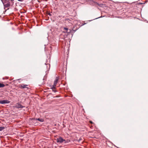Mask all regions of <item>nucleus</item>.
<instances>
[{
    "mask_svg": "<svg viewBox=\"0 0 148 148\" xmlns=\"http://www.w3.org/2000/svg\"><path fill=\"white\" fill-rule=\"evenodd\" d=\"M57 140L58 143H62L63 142H64V143H66V141L61 137H60L59 138H57Z\"/></svg>",
    "mask_w": 148,
    "mask_h": 148,
    "instance_id": "obj_1",
    "label": "nucleus"
},
{
    "mask_svg": "<svg viewBox=\"0 0 148 148\" xmlns=\"http://www.w3.org/2000/svg\"><path fill=\"white\" fill-rule=\"evenodd\" d=\"M5 2H4L3 3L4 6V8L5 9V8H8V7H9L10 5V2L8 1H7V3L5 4V3H6V1H7L6 0H5Z\"/></svg>",
    "mask_w": 148,
    "mask_h": 148,
    "instance_id": "obj_2",
    "label": "nucleus"
},
{
    "mask_svg": "<svg viewBox=\"0 0 148 148\" xmlns=\"http://www.w3.org/2000/svg\"><path fill=\"white\" fill-rule=\"evenodd\" d=\"M10 101H9L6 100H3L0 101V103L2 104L9 103H10Z\"/></svg>",
    "mask_w": 148,
    "mask_h": 148,
    "instance_id": "obj_3",
    "label": "nucleus"
},
{
    "mask_svg": "<svg viewBox=\"0 0 148 148\" xmlns=\"http://www.w3.org/2000/svg\"><path fill=\"white\" fill-rule=\"evenodd\" d=\"M15 108H22L23 106L19 103H17L14 106Z\"/></svg>",
    "mask_w": 148,
    "mask_h": 148,
    "instance_id": "obj_4",
    "label": "nucleus"
},
{
    "mask_svg": "<svg viewBox=\"0 0 148 148\" xmlns=\"http://www.w3.org/2000/svg\"><path fill=\"white\" fill-rule=\"evenodd\" d=\"M58 79H59V78L58 77H56L55 80V81L54 82V84L53 86H56V85L58 82Z\"/></svg>",
    "mask_w": 148,
    "mask_h": 148,
    "instance_id": "obj_5",
    "label": "nucleus"
},
{
    "mask_svg": "<svg viewBox=\"0 0 148 148\" xmlns=\"http://www.w3.org/2000/svg\"><path fill=\"white\" fill-rule=\"evenodd\" d=\"M63 33H67V34L66 35V36H67L69 34H70L71 33H72L73 32H72V30H71L70 29H69L67 31H63Z\"/></svg>",
    "mask_w": 148,
    "mask_h": 148,
    "instance_id": "obj_6",
    "label": "nucleus"
},
{
    "mask_svg": "<svg viewBox=\"0 0 148 148\" xmlns=\"http://www.w3.org/2000/svg\"><path fill=\"white\" fill-rule=\"evenodd\" d=\"M20 88H28L27 86H28V85L26 84H22L21 85H20Z\"/></svg>",
    "mask_w": 148,
    "mask_h": 148,
    "instance_id": "obj_7",
    "label": "nucleus"
},
{
    "mask_svg": "<svg viewBox=\"0 0 148 148\" xmlns=\"http://www.w3.org/2000/svg\"><path fill=\"white\" fill-rule=\"evenodd\" d=\"M35 119L36 120H38L40 122H43L44 121V120L43 119H41V118H36Z\"/></svg>",
    "mask_w": 148,
    "mask_h": 148,
    "instance_id": "obj_8",
    "label": "nucleus"
},
{
    "mask_svg": "<svg viewBox=\"0 0 148 148\" xmlns=\"http://www.w3.org/2000/svg\"><path fill=\"white\" fill-rule=\"evenodd\" d=\"M79 27H79L78 28L77 27L76 29H72V32H73V33H72V36H73V34L77 30H78Z\"/></svg>",
    "mask_w": 148,
    "mask_h": 148,
    "instance_id": "obj_9",
    "label": "nucleus"
},
{
    "mask_svg": "<svg viewBox=\"0 0 148 148\" xmlns=\"http://www.w3.org/2000/svg\"><path fill=\"white\" fill-rule=\"evenodd\" d=\"M51 89L52 90V91L55 92H56L57 91L55 90V86H53V87L51 88Z\"/></svg>",
    "mask_w": 148,
    "mask_h": 148,
    "instance_id": "obj_10",
    "label": "nucleus"
},
{
    "mask_svg": "<svg viewBox=\"0 0 148 148\" xmlns=\"http://www.w3.org/2000/svg\"><path fill=\"white\" fill-rule=\"evenodd\" d=\"M102 18V14L101 15L99 16V17H97V18H94V19H92V20H89L88 21H89V22H90L91 21H92V20H95V19H97L98 18Z\"/></svg>",
    "mask_w": 148,
    "mask_h": 148,
    "instance_id": "obj_11",
    "label": "nucleus"
},
{
    "mask_svg": "<svg viewBox=\"0 0 148 148\" xmlns=\"http://www.w3.org/2000/svg\"><path fill=\"white\" fill-rule=\"evenodd\" d=\"M5 86V85L4 84L0 83V88H3Z\"/></svg>",
    "mask_w": 148,
    "mask_h": 148,
    "instance_id": "obj_12",
    "label": "nucleus"
},
{
    "mask_svg": "<svg viewBox=\"0 0 148 148\" xmlns=\"http://www.w3.org/2000/svg\"><path fill=\"white\" fill-rule=\"evenodd\" d=\"M5 128L4 127H0V131H1L4 129Z\"/></svg>",
    "mask_w": 148,
    "mask_h": 148,
    "instance_id": "obj_13",
    "label": "nucleus"
},
{
    "mask_svg": "<svg viewBox=\"0 0 148 148\" xmlns=\"http://www.w3.org/2000/svg\"><path fill=\"white\" fill-rule=\"evenodd\" d=\"M47 63H45L44 64L45 65H50V64L49 63H47V62H48V61L47 60Z\"/></svg>",
    "mask_w": 148,
    "mask_h": 148,
    "instance_id": "obj_14",
    "label": "nucleus"
},
{
    "mask_svg": "<svg viewBox=\"0 0 148 148\" xmlns=\"http://www.w3.org/2000/svg\"><path fill=\"white\" fill-rule=\"evenodd\" d=\"M64 30H66V31H67L68 30V28L67 27H64Z\"/></svg>",
    "mask_w": 148,
    "mask_h": 148,
    "instance_id": "obj_15",
    "label": "nucleus"
},
{
    "mask_svg": "<svg viewBox=\"0 0 148 148\" xmlns=\"http://www.w3.org/2000/svg\"><path fill=\"white\" fill-rule=\"evenodd\" d=\"M87 23H83V24H82L80 26V27H82L84 25L86 24Z\"/></svg>",
    "mask_w": 148,
    "mask_h": 148,
    "instance_id": "obj_16",
    "label": "nucleus"
},
{
    "mask_svg": "<svg viewBox=\"0 0 148 148\" xmlns=\"http://www.w3.org/2000/svg\"><path fill=\"white\" fill-rule=\"evenodd\" d=\"M18 1H20V2H22L23 0H17Z\"/></svg>",
    "mask_w": 148,
    "mask_h": 148,
    "instance_id": "obj_17",
    "label": "nucleus"
},
{
    "mask_svg": "<svg viewBox=\"0 0 148 148\" xmlns=\"http://www.w3.org/2000/svg\"><path fill=\"white\" fill-rule=\"evenodd\" d=\"M99 5V6L100 7H102V4H100Z\"/></svg>",
    "mask_w": 148,
    "mask_h": 148,
    "instance_id": "obj_18",
    "label": "nucleus"
},
{
    "mask_svg": "<svg viewBox=\"0 0 148 148\" xmlns=\"http://www.w3.org/2000/svg\"><path fill=\"white\" fill-rule=\"evenodd\" d=\"M90 123L91 124H92L93 123L92 121H90Z\"/></svg>",
    "mask_w": 148,
    "mask_h": 148,
    "instance_id": "obj_19",
    "label": "nucleus"
},
{
    "mask_svg": "<svg viewBox=\"0 0 148 148\" xmlns=\"http://www.w3.org/2000/svg\"><path fill=\"white\" fill-rule=\"evenodd\" d=\"M76 26L75 25V26H74L73 29H74L75 28V27H76Z\"/></svg>",
    "mask_w": 148,
    "mask_h": 148,
    "instance_id": "obj_20",
    "label": "nucleus"
},
{
    "mask_svg": "<svg viewBox=\"0 0 148 148\" xmlns=\"http://www.w3.org/2000/svg\"><path fill=\"white\" fill-rule=\"evenodd\" d=\"M1 2H2V3H4V2L3 1V0H1Z\"/></svg>",
    "mask_w": 148,
    "mask_h": 148,
    "instance_id": "obj_21",
    "label": "nucleus"
},
{
    "mask_svg": "<svg viewBox=\"0 0 148 148\" xmlns=\"http://www.w3.org/2000/svg\"><path fill=\"white\" fill-rule=\"evenodd\" d=\"M49 16H51V14L50 13L49 14Z\"/></svg>",
    "mask_w": 148,
    "mask_h": 148,
    "instance_id": "obj_22",
    "label": "nucleus"
},
{
    "mask_svg": "<svg viewBox=\"0 0 148 148\" xmlns=\"http://www.w3.org/2000/svg\"><path fill=\"white\" fill-rule=\"evenodd\" d=\"M80 140H81V139H80L79 140V141Z\"/></svg>",
    "mask_w": 148,
    "mask_h": 148,
    "instance_id": "obj_23",
    "label": "nucleus"
},
{
    "mask_svg": "<svg viewBox=\"0 0 148 148\" xmlns=\"http://www.w3.org/2000/svg\"><path fill=\"white\" fill-rule=\"evenodd\" d=\"M47 38L48 39V37H47Z\"/></svg>",
    "mask_w": 148,
    "mask_h": 148,
    "instance_id": "obj_24",
    "label": "nucleus"
},
{
    "mask_svg": "<svg viewBox=\"0 0 148 148\" xmlns=\"http://www.w3.org/2000/svg\"><path fill=\"white\" fill-rule=\"evenodd\" d=\"M1 17V16H0V18Z\"/></svg>",
    "mask_w": 148,
    "mask_h": 148,
    "instance_id": "obj_25",
    "label": "nucleus"
}]
</instances>
